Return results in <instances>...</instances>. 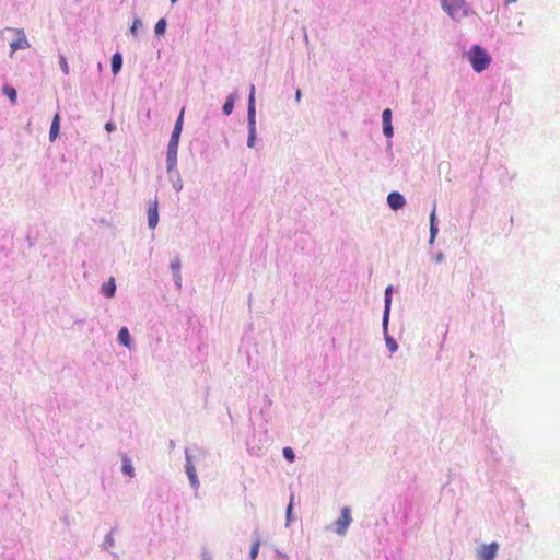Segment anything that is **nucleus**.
Returning <instances> with one entry per match:
<instances>
[{"mask_svg":"<svg viewBox=\"0 0 560 560\" xmlns=\"http://www.w3.org/2000/svg\"><path fill=\"white\" fill-rule=\"evenodd\" d=\"M469 61L476 72H481L489 67L491 57L479 45H475L469 52Z\"/></svg>","mask_w":560,"mask_h":560,"instance_id":"f257e3e1","label":"nucleus"},{"mask_svg":"<svg viewBox=\"0 0 560 560\" xmlns=\"http://www.w3.org/2000/svg\"><path fill=\"white\" fill-rule=\"evenodd\" d=\"M5 33H13L15 35V38L10 43V56H13L16 50L27 49L31 47L23 28L5 27L1 31V34L4 35Z\"/></svg>","mask_w":560,"mask_h":560,"instance_id":"f03ea898","label":"nucleus"},{"mask_svg":"<svg viewBox=\"0 0 560 560\" xmlns=\"http://www.w3.org/2000/svg\"><path fill=\"white\" fill-rule=\"evenodd\" d=\"M442 8L452 19L459 20L467 15V5L464 0H441Z\"/></svg>","mask_w":560,"mask_h":560,"instance_id":"7ed1b4c3","label":"nucleus"},{"mask_svg":"<svg viewBox=\"0 0 560 560\" xmlns=\"http://www.w3.org/2000/svg\"><path fill=\"white\" fill-rule=\"evenodd\" d=\"M351 522H352V517H351L350 508H348V506L342 508L340 517L335 523L336 533L340 536H343L347 533L348 527L351 524Z\"/></svg>","mask_w":560,"mask_h":560,"instance_id":"20e7f679","label":"nucleus"},{"mask_svg":"<svg viewBox=\"0 0 560 560\" xmlns=\"http://www.w3.org/2000/svg\"><path fill=\"white\" fill-rule=\"evenodd\" d=\"M499 545L491 542L490 545H483L478 551L479 560H493L497 556Z\"/></svg>","mask_w":560,"mask_h":560,"instance_id":"39448f33","label":"nucleus"},{"mask_svg":"<svg viewBox=\"0 0 560 560\" xmlns=\"http://www.w3.org/2000/svg\"><path fill=\"white\" fill-rule=\"evenodd\" d=\"M159 222V209H158V200L154 199L150 201L148 208V225L151 229H154Z\"/></svg>","mask_w":560,"mask_h":560,"instance_id":"423d86ee","label":"nucleus"},{"mask_svg":"<svg viewBox=\"0 0 560 560\" xmlns=\"http://www.w3.org/2000/svg\"><path fill=\"white\" fill-rule=\"evenodd\" d=\"M387 202L393 210H398L404 207L405 198L401 194L393 191L387 196Z\"/></svg>","mask_w":560,"mask_h":560,"instance_id":"0eeeda50","label":"nucleus"},{"mask_svg":"<svg viewBox=\"0 0 560 560\" xmlns=\"http://www.w3.org/2000/svg\"><path fill=\"white\" fill-rule=\"evenodd\" d=\"M177 149H178V142L173 143L172 141L168 142L167 147V168L172 170L177 162Z\"/></svg>","mask_w":560,"mask_h":560,"instance_id":"6e6552de","label":"nucleus"},{"mask_svg":"<svg viewBox=\"0 0 560 560\" xmlns=\"http://www.w3.org/2000/svg\"><path fill=\"white\" fill-rule=\"evenodd\" d=\"M383 119V128H384V135L387 138L393 137V127H392V112L389 108H386L382 114Z\"/></svg>","mask_w":560,"mask_h":560,"instance_id":"1a4fd4ad","label":"nucleus"},{"mask_svg":"<svg viewBox=\"0 0 560 560\" xmlns=\"http://www.w3.org/2000/svg\"><path fill=\"white\" fill-rule=\"evenodd\" d=\"M101 293L106 298H114L116 293V282L115 279L112 277L109 280L102 284L101 287Z\"/></svg>","mask_w":560,"mask_h":560,"instance_id":"9d476101","label":"nucleus"},{"mask_svg":"<svg viewBox=\"0 0 560 560\" xmlns=\"http://www.w3.org/2000/svg\"><path fill=\"white\" fill-rule=\"evenodd\" d=\"M183 116H184V109H182L179 117L177 118V120L175 122V126H174V129H173V132H172V136L170 139V141H172L173 143L179 142V137H180V133L183 130Z\"/></svg>","mask_w":560,"mask_h":560,"instance_id":"9b49d317","label":"nucleus"},{"mask_svg":"<svg viewBox=\"0 0 560 560\" xmlns=\"http://www.w3.org/2000/svg\"><path fill=\"white\" fill-rule=\"evenodd\" d=\"M390 303H392V287H387L385 290V310H384V317H383V325L385 328L388 324Z\"/></svg>","mask_w":560,"mask_h":560,"instance_id":"f8f14e48","label":"nucleus"},{"mask_svg":"<svg viewBox=\"0 0 560 560\" xmlns=\"http://www.w3.org/2000/svg\"><path fill=\"white\" fill-rule=\"evenodd\" d=\"M118 342L127 348H131V336L127 327H121L117 336Z\"/></svg>","mask_w":560,"mask_h":560,"instance_id":"ddd939ff","label":"nucleus"},{"mask_svg":"<svg viewBox=\"0 0 560 560\" xmlns=\"http://www.w3.org/2000/svg\"><path fill=\"white\" fill-rule=\"evenodd\" d=\"M121 471L126 476H129V477L135 476V468H133L132 462L126 454H124L121 457Z\"/></svg>","mask_w":560,"mask_h":560,"instance_id":"4468645a","label":"nucleus"},{"mask_svg":"<svg viewBox=\"0 0 560 560\" xmlns=\"http://www.w3.org/2000/svg\"><path fill=\"white\" fill-rule=\"evenodd\" d=\"M59 130H60V116H59V114H56L52 118L50 130H49L50 141L56 140V138L59 136Z\"/></svg>","mask_w":560,"mask_h":560,"instance_id":"2eb2a0df","label":"nucleus"},{"mask_svg":"<svg viewBox=\"0 0 560 560\" xmlns=\"http://www.w3.org/2000/svg\"><path fill=\"white\" fill-rule=\"evenodd\" d=\"M122 67V56L120 52H115L112 57V72L117 74Z\"/></svg>","mask_w":560,"mask_h":560,"instance_id":"dca6fc26","label":"nucleus"},{"mask_svg":"<svg viewBox=\"0 0 560 560\" xmlns=\"http://www.w3.org/2000/svg\"><path fill=\"white\" fill-rule=\"evenodd\" d=\"M438 233V224H436V213H435V206L433 207V210L430 214V241L433 242L434 237Z\"/></svg>","mask_w":560,"mask_h":560,"instance_id":"f3484780","label":"nucleus"},{"mask_svg":"<svg viewBox=\"0 0 560 560\" xmlns=\"http://www.w3.org/2000/svg\"><path fill=\"white\" fill-rule=\"evenodd\" d=\"M254 95H255V86L252 84L250 93H249V98H248V116H249V118L252 120H254V116H255V105H254L255 98H254Z\"/></svg>","mask_w":560,"mask_h":560,"instance_id":"a211bd4d","label":"nucleus"},{"mask_svg":"<svg viewBox=\"0 0 560 560\" xmlns=\"http://www.w3.org/2000/svg\"><path fill=\"white\" fill-rule=\"evenodd\" d=\"M186 470H187V475H188L191 486L197 488L199 486V482H198V478H197L195 468L191 463H188Z\"/></svg>","mask_w":560,"mask_h":560,"instance_id":"6ab92c4d","label":"nucleus"},{"mask_svg":"<svg viewBox=\"0 0 560 560\" xmlns=\"http://www.w3.org/2000/svg\"><path fill=\"white\" fill-rule=\"evenodd\" d=\"M2 91H3V94H5L12 103L16 102L18 92L13 86L4 85Z\"/></svg>","mask_w":560,"mask_h":560,"instance_id":"aec40b11","label":"nucleus"},{"mask_svg":"<svg viewBox=\"0 0 560 560\" xmlns=\"http://www.w3.org/2000/svg\"><path fill=\"white\" fill-rule=\"evenodd\" d=\"M165 30H166V21L165 19H160L158 21V23L155 24V34L156 35H163L165 33Z\"/></svg>","mask_w":560,"mask_h":560,"instance_id":"412c9836","label":"nucleus"},{"mask_svg":"<svg viewBox=\"0 0 560 560\" xmlns=\"http://www.w3.org/2000/svg\"><path fill=\"white\" fill-rule=\"evenodd\" d=\"M234 108V100L230 96L223 105V113L230 115Z\"/></svg>","mask_w":560,"mask_h":560,"instance_id":"4be33fe9","label":"nucleus"},{"mask_svg":"<svg viewBox=\"0 0 560 560\" xmlns=\"http://www.w3.org/2000/svg\"><path fill=\"white\" fill-rule=\"evenodd\" d=\"M59 66L66 75L69 74V66L66 57L62 54H59Z\"/></svg>","mask_w":560,"mask_h":560,"instance_id":"5701e85b","label":"nucleus"},{"mask_svg":"<svg viewBox=\"0 0 560 560\" xmlns=\"http://www.w3.org/2000/svg\"><path fill=\"white\" fill-rule=\"evenodd\" d=\"M259 547H260V540L259 539H256L253 545H252V548H250V559L252 560H255L257 555H258V551H259Z\"/></svg>","mask_w":560,"mask_h":560,"instance_id":"b1692460","label":"nucleus"},{"mask_svg":"<svg viewBox=\"0 0 560 560\" xmlns=\"http://www.w3.org/2000/svg\"><path fill=\"white\" fill-rule=\"evenodd\" d=\"M114 546V538H113V534L112 532L108 533L106 536H105V539H104V542H103V548L105 550H108L110 547Z\"/></svg>","mask_w":560,"mask_h":560,"instance_id":"393cba45","label":"nucleus"},{"mask_svg":"<svg viewBox=\"0 0 560 560\" xmlns=\"http://www.w3.org/2000/svg\"><path fill=\"white\" fill-rule=\"evenodd\" d=\"M386 346L390 352H395L398 348L396 341L393 338H386Z\"/></svg>","mask_w":560,"mask_h":560,"instance_id":"a878e982","label":"nucleus"},{"mask_svg":"<svg viewBox=\"0 0 560 560\" xmlns=\"http://www.w3.org/2000/svg\"><path fill=\"white\" fill-rule=\"evenodd\" d=\"M283 456L289 460V462H293L294 460V452L291 447H284L283 448Z\"/></svg>","mask_w":560,"mask_h":560,"instance_id":"bb28decb","label":"nucleus"},{"mask_svg":"<svg viewBox=\"0 0 560 560\" xmlns=\"http://www.w3.org/2000/svg\"><path fill=\"white\" fill-rule=\"evenodd\" d=\"M292 506H293V495H291L290 503L287 508V521H291V514H292Z\"/></svg>","mask_w":560,"mask_h":560,"instance_id":"cd10ccee","label":"nucleus"},{"mask_svg":"<svg viewBox=\"0 0 560 560\" xmlns=\"http://www.w3.org/2000/svg\"><path fill=\"white\" fill-rule=\"evenodd\" d=\"M140 24V19L139 18H135L133 19V22H132V26L130 28L131 33L136 36L137 35V30H138V25Z\"/></svg>","mask_w":560,"mask_h":560,"instance_id":"c85d7f7f","label":"nucleus"},{"mask_svg":"<svg viewBox=\"0 0 560 560\" xmlns=\"http://www.w3.org/2000/svg\"><path fill=\"white\" fill-rule=\"evenodd\" d=\"M105 129L108 131V132H112L113 130L116 129V125L113 122V121H108L106 122L105 125Z\"/></svg>","mask_w":560,"mask_h":560,"instance_id":"c756f323","label":"nucleus"},{"mask_svg":"<svg viewBox=\"0 0 560 560\" xmlns=\"http://www.w3.org/2000/svg\"><path fill=\"white\" fill-rule=\"evenodd\" d=\"M254 143H255V135H254V128H253L247 144H248V147H253Z\"/></svg>","mask_w":560,"mask_h":560,"instance_id":"7c9ffc66","label":"nucleus"},{"mask_svg":"<svg viewBox=\"0 0 560 560\" xmlns=\"http://www.w3.org/2000/svg\"><path fill=\"white\" fill-rule=\"evenodd\" d=\"M172 268L175 271L179 270V260L178 259L176 261L172 262Z\"/></svg>","mask_w":560,"mask_h":560,"instance_id":"2f4dec72","label":"nucleus"},{"mask_svg":"<svg viewBox=\"0 0 560 560\" xmlns=\"http://www.w3.org/2000/svg\"><path fill=\"white\" fill-rule=\"evenodd\" d=\"M295 98H296V101H300V98H301V91L300 90L296 91Z\"/></svg>","mask_w":560,"mask_h":560,"instance_id":"473e14b6","label":"nucleus"},{"mask_svg":"<svg viewBox=\"0 0 560 560\" xmlns=\"http://www.w3.org/2000/svg\"><path fill=\"white\" fill-rule=\"evenodd\" d=\"M202 560H211V558H209V557H205Z\"/></svg>","mask_w":560,"mask_h":560,"instance_id":"72a5a7b5","label":"nucleus"},{"mask_svg":"<svg viewBox=\"0 0 560 560\" xmlns=\"http://www.w3.org/2000/svg\"><path fill=\"white\" fill-rule=\"evenodd\" d=\"M177 0H171L172 3L176 2Z\"/></svg>","mask_w":560,"mask_h":560,"instance_id":"f704fd0d","label":"nucleus"}]
</instances>
